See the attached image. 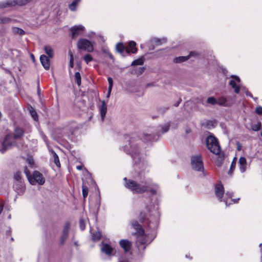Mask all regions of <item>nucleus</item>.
Masks as SVG:
<instances>
[{
  "label": "nucleus",
  "mask_w": 262,
  "mask_h": 262,
  "mask_svg": "<svg viewBox=\"0 0 262 262\" xmlns=\"http://www.w3.org/2000/svg\"><path fill=\"white\" fill-rule=\"evenodd\" d=\"M124 185L126 188L131 190L133 193H143L147 190L154 195L156 194L159 190V187L152 183L149 179L144 178L139 182L133 180H127L126 178Z\"/></svg>",
  "instance_id": "nucleus-1"
},
{
  "label": "nucleus",
  "mask_w": 262,
  "mask_h": 262,
  "mask_svg": "<svg viewBox=\"0 0 262 262\" xmlns=\"http://www.w3.org/2000/svg\"><path fill=\"white\" fill-rule=\"evenodd\" d=\"M215 194L218 199L221 201L224 202L226 206L229 205L232 203H237L239 200L238 198L237 200L232 199V192L227 191L224 194V189L223 185L218 184L215 187Z\"/></svg>",
  "instance_id": "nucleus-2"
},
{
  "label": "nucleus",
  "mask_w": 262,
  "mask_h": 262,
  "mask_svg": "<svg viewBox=\"0 0 262 262\" xmlns=\"http://www.w3.org/2000/svg\"><path fill=\"white\" fill-rule=\"evenodd\" d=\"M125 150L127 154L131 156L136 164L144 162L143 156L139 152L137 143L135 140H129V146H126Z\"/></svg>",
  "instance_id": "nucleus-3"
},
{
  "label": "nucleus",
  "mask_w": 262,
  "mask_h": 262,
  "mask_svg": "<svg viewBox=\"0 0 262 262\" xmlns=\"http://www.w3.org/2000/svg\"><path fill=\"white\" fill-rule=\"evenodd\" d=\"M25 173L29 183L32 185H34L37 184L42 185L45 183V179L43 175L38 171H34L32 174L31 175L29 171L27 169H25Z\"/></svg>",
  "instance_id": "nucleus-4"
},
{
  "label": "nucleus",
  "mask_w": 262,
  "mask_h": 262,
  "mask_svg": "<svg viewBox=\"0 0 262 262\" xmlns=\"http://www.w3.org/2000/svg\"><path fill=\"white\" fill-rule=\"evenodd\" d=\"M206 145L208 149L213 154L218 155L221 151L220 146L216 139L212 136H209L206 138Z\"/></svg>",
  "instance_id": "nucleus-5"
},
{
  "label": "nucleus",
  "mask_w": 262,
  "mask_h": 262,
  "mask_svg": "<svg viewBox=\"0 0 262 262\" xmlns=\"http://www.w3.org/2000/svg\"><path fill=\"white\" fill-rule=\"evenodd\" d=\"M132 225L134 228L137 230L138 233L137 236L138 242L140 243L141 245L146 244L150 242L151 239L148 240L147 239L146 236L144 234V231L140 225H139L137 221H133Z\"/></svg>",
  "instance_id": "nucleus-6"
},
{
  "label": "nucleus",
  "mask_w": 262,
  "mask_h": 262,
  "mask_svg": "<svg viewBox=\"0 0 262 262\" xmlns=\"http://www.w3.org/2000/svg\"><path fill=\"white\" fill-rule=\"evenodd\" d=\"M94 43L86 39L80 38L77 42V47L79 49L92 52L94 51Z\"/></svg>",
  "instance_id": "nucleus-7"
},
{
  "label": "nucleus",
  "mask_w": 262,
  "mask_h": 262,
  "mask_svg": "<svg viewBox=\"0 0 262 262\" xmlns=\"http://www.w3.org/2000/svg\"><path fill=\"white\" fill-rule=\"evenodd\" d=\"M191 165L193 170L198 171L203 170L204 167L201 156L200 155L192 156L191 157Z\"/></svg>",
  "instance_id": "nucleus-8"
},
{
  "label": "nucleus",
  "mask_w": 262,
  "mask_h": 262,
  "mask_svg": "<svg viewBox=\"0 0 262 262\" xmlns=\"http://www.w3.org/2000/svg\"><path fill=\"white\" fill-rule=\"evenodd\" d=\"M14 145L13 139L10 135H7L0 146V151L5 152Z\"/></svg>",
  "instance_id": "nucleus-9"
},
{
  "label": "nucleus",
  "mask_w": 262,
  "mask_h": 262,
  "mask_svg": "<svg viewBox=\"0 0 262 262\" xmlns=\"http://www.w3.org/2000/svg\"><path fill=\"white\" fill-rule=\"evenodd\" d=\"M29 1H30V0H7L1 5V7L6 8L16 5L23 6L26 4Z\"/></svg>",
  "instance_id": "nucleus-10"
},
{
  "label": "nucleus",
  "mask_w": 262,
  "mask_h": 262,
  "mask_svg": "<svg viewBox=\"0 0 262 262\" xmlns=\"http://www.w3.org/2000/svg\"><path fill=\"white\" fill-rule=\"evenodd\" d=\"M84 30V27L81 25H75L72 27L71 29V36L73 38H76L78 36L81 35Z\"/></svg>",
  "instance_id": "nucleus-11"
},
{
  "label": "nucleus",
  "mask_w": 262,
  "mask_h": 262,
  "mask_svg": "<svg viewBox=\"0 0 262 262\" xmlns=\"http://www.w3.org/2000/svg\"><path fill=\"white\" fill-rule=\"evenodd\" d=\"M231 77L232 78V79L230 81L229 84L234 89L235 93H238L240 91L239 86L241 82L240 79L237 76L232 75Z\"/></svg>",
  "instance_id": "nucleus-12"
},
{
  "label": "nucleus",
  "mask_w": 262,
  "mask_h": 262,
  "mask_svg": "<svg viewBox=\"0 0 262 262\" xmlns=\"http://www.w3.org/2000/svg\"><path fill=\"white\" fill-rule=\"evenodd\" d=\"M232 98L230 96L221 97L217 99V104L224 106H229L232 104Z\"/></svg>",
  "instance_id": "nucleus-13"
},
{
  "label": "nucleus",
  "mask_w": 262,
  "mask_h": 262,
  "mask_svg": "<svg viewBox=\"0 0 262 262\" xmlns=\"http://www.w3.org/2000/svg\"><path fill=\"white\" fill-rule=\"evenodd\" d=\"M238 165L239 170L241 173L245 172L249 166L247 162L246 159L244 157H241L239 158Z\"/></svg>",
  "instance_id": "nucleus-14"
},
{
  "label": "nucleus",
  "mask_w": 262,
  "mask_h": 262,
  "mask_svg": "<svg viewBox=\"0 0 262 262\" xmlns=\"http://www.w3.org/2000/svg\"><path fill=\"white\" fill-rule=\"evenodd\" d=\"M101 252L108 256H111L115 254V250L109 245L102 244L101 247Z\"/></svg>",
  "instance_id": "nucleus-15"
},
{
  "label": "nucleus",
  "mask_w": 262,
  "mask_h": 262,
  "mask_svg": "<svg viewBox=\"0 0 262 262\" xmlns=\"http://www.w3.org/2000/svg\"><path fill=\"white\" fill-rule=\"evenodd\" d=\"M136 43L134 41H130L128 42L127 46L126 47V51L128 53H135L137 49L136 48Z\"/></svg>",
  "instance_id": "nucleus-16"
},
{
  "label": "nucleus",
  "mask_w": 262,
  "mask_h": 262,
  "mask_svg": "<svg viewBox=\"0 0 262 262\" xmlns=\"http://www.w3.org/2000/svg\"><path fill=\"white\" fill-rule=\"evenodd\" d=\"M119 244L125 252H128L130 249L131 243L128 240L122 239L120 241Z\"/></svg>",
  "instance_id": "nucleus-17"
},
{
  "label": "nucleus",
  "mask_w": 262,
  "mask_h": 262,
  "mask_svg": "<svg viewBox=\"0 0 262 262\" xmlns=\"http://www.w3.org/2000/svg\"><path fill=\"white\" fill-rule=\"evenodd\" d=\"M40 60L42 65V66L46 69L48 70L50 68V61L48 58L45 55H42L40 57Z\"/></svg>",
  "instance_id": "nucleus-18"
},
{
  "label": "nucleus",
  "mask_w": 262,
  "mask_h": 262,
  "mask_svg": "<svg viewBox=\"0 0 262 262\" xmlns=\"http://www.w3.org/2000/svg\"><path fill=\"white\" fill-rule=\"evenodd\" d=\"M70 229V224L69 223H66L64 226L62 234L61 236V242L63 243L64 240L67 238L69 233V230Z\"/></svg>",
  "instance_id": "nucleus-19"
},
{
  "label": "nucleus",
  "mask_w": 262,
  "mask_h": 262,
  "mask_svg": "<svg viewBox=\"0 0 262 262\" xmlns=\"http://www.w3.org/2000/svg\"><path fill=\"white\" fill-rule=\"evenodd\" d=\"M99 109L101 113V119L102 120H103L105 117V114L107 112V106L104 101H103L102 102V104L100 106Z\"/></svg>",
  "instance_id": "nucleus-20"
},
{
  "label": "nucleus",
  "mask_w": 262,
  "mask_h": 262,
  "mask_svg": "<svg viewBox=\"0 0 262 262\" xmlns=\"http://www.w3.org/2000/svg\"><path fill=\"white\" fill-rule=\"evenodd\" d=\"M81 0H73V2L69 5L70 10L72 11H75L77 10V7Z\"/></svg>",
  "instance_id": "nucleus-21"
},
{
  "label": "nucleus",
  "mask_w": 262,
  "mask_h": 262,
  "mask_svg": "<svg viewBox=\"0 0 262 262\" xmlns=\"http://www.w3.org/2000/svg\"><path fill=\"white\" fill-rule=\"evenodd\" d=\"M24 135L23 130L19 127H16L14 129L13 138L15 139L20 138Z\"/></svg>",
  "instance_id": "nucleus-22"
},
{
  "label": "nucleus",
  "mask_w": 262,
  "mask_h": 262,
  "mask_svg": "<svg viewBox=\"0 0 262 262\" xmlns=\"http://www.w3.org/2000/svg\"><path fill=\"white\" fill-rule=\"evenodd\" d=\"M45 51L46 53L48 55L50 58H52L54 55V51L51 47L46 46L45 47Z\"/></svg>",
  "instance_id": "nucleus-23"
},
{
  "label": "nucleus",
  "mask_w": 262,
  "mask_h": 262,
  "mask_svg": "<svg viewBox=\"0 0 262 262\" xmlns=\"http://www.w3.org/2000/svg\"><path fill=\"white\" fill-rule=\"evenodd\" d=\"M189 57V56H180L178 57H176L174 59V62L176 63H180L182 62L183 61H185L187 60Z\"/></svg>",
  "instance_id": "nucleus-24"
},
{
  "label": "nucleus",
  "mask_w": 262,
  "mask_h": 262,
  "mask_svg": "<svg viewBox=\"0 0 262 262\" xmlns=\"http://www.w3.org/2000/svg\"><path fill=\"white\" fill-rule=\"evenodd\" d=\"M236 158L235 157L232 163H231V164L230 165V169L228 171V174L229 175H232V173H233V171L234 170V169H235V165H236Z\"/></svg>",
  "instance_id": "nucleus-25"
},
{
  "label": "nucleus",
  "mask_w": 262,
  "mask_h": 262,
  "mask_svg": "<svg viewBox=\"0 0 262 262\" xmlns=\"http://www.w3.org/2000/svg\"><path fill=\"white\" fill-rule=\"evenodd\" d=\"M144 63V60L142 58H140L137 59L136 60H134L131 65L132 66H138V65H142Z\"/></svg>",
  "instance_id": "nucleus-26"
},
{
  "label": "nucleus",
  "mask_w": 262,
  "mask_h": 262,
  "mask_svg": "<svg viewBox=\"0 0 262 262\" xmlns=\"http://www.w3.org/2000/svg\"><path fill=\"white\" fill-rule=\"evenodd\" d=\"M207 102L212 105H215L217 104V99L213 97H208L207 99Z\"/></svg>",
  "instance_id": "nucleus-27"
},
{
  "label": "nucleus",
  "mask_w": 262,
  "mask_h": 262,
  "mask_svg": "<svg viewBox=\"0 0 262 262\" xmlns=\"http://www.w3.org/2000/svg\"><path fill=\"white\" fill-rule=\"evenodd\" d=\"M12 30L14 34H17L19 35H23L24 34V30L17 27L13 28Z\"/></svg>",
  "instance_id": "nucleus-28"
},
{
  "label": "nucleus",
  "mask_w": 262,
  "mask_h": 262,
  "mask_svg": "<svg viewBox=\"0 0 262 262\" xmlns=\"http://www.w3.org/2000/svg\"><path fill=\"white\" fill-rule=\"evenodd\" d=\"M75 80L78 85H80L81 83V75L79 72H76L75 74Z\"/></svg>",
  "instance_id": "nucleus-29"
},
{
  "label": "nucleus",
  "mask_w": 262,
  "mask_h": 262,
  "mask_svg": "<svg viewBox=\"0 0 262 262\" xmlns=\"http://www.w3.org/2000/svg\"><path fill=\"white\" fill-rule=\"evenodd\" d=\"M116 50L121 54L123 53L124 49L123 45L122 43H118L116 46Z\"/></svg>",
  "instance_id": "nucleus-30"
},
{
  "label": "nucleus",
  "mask_w": 262,
  "mask_h": 262,
  "mask_svg": "<svg viewBox=\"0 0 262 262\" xmlns=\"http://www.w3.org/2000/svg\"><path fill=\"white\" fill-rule=\"evenodd\" d=\"M14 179L18 181V182L20 183V186L21 187V188H23V185L21 184V177L20 175V173L19 172H17L14 174Z\"/></svg>",
  "instance_id": "nucleus-31"
},
{
  "label": "nucleus",
  "mask_w": 262,
  "mask_h": 262,
  "mask_svg": "<svg viewBox=\"0 0 262 262\" xmlns=\"http://www.w3.org/2000/svg\"><path fill=\"white\" fill-rule=\"evenodd\" d=\"M83 60L87 64H88L93 60V58L90 54H86L83 56Z\"/></svg>",
  "instance_id": "nucleus-32"
},
{
  "label": "nucleus",
  "mask_w": 262,
  "mask_h": 262,
  "mask_svg": "<svg viewBox=\"0 0 262 262\" xmlns=\"http://www.w3.org/2000/svg\"><path fill=\"white\" fill-rule=\"evenodd\" d=\"M52 153L53 155L54 163L57 166L59 167L60 166V164L59 158H58L57 155L55 152L53 151Z\"/></svg>",
  "instance_id": "nucleus-33"
},
{
  "label": "nucleus",
  "mask_w": 262,
  "mask_h": 262,
  "mask_svg": "<svg viewBox=\"0 0 262 262\" xmlns=\"http://www.w3.org/2000/svg\"><path fill=\"white\" fill-rule=\"evenodd\" d=\"M101 237V233L99 231L96 232L92 235V239L94 241H98Z\"/></svg>",
  "instance_id": "nucleus-34"
},
{
  "label": "nucleus",
  "mask_w": 262,
  "mask_h": 262,
  "mask_svg": "<svg viewBox=\"0 0 262 262\" xmlns=\"http://www.w3.org/2000/svg\"><path fill=\"white\" fill-rule=\"evenodd\" d=\"M261 123L260 122H257L256 124H253L252 129L254 131H258L260 129Z\"/></svg>",
  "instance_id": "nucleus-35"
},
{
  "label": "nucleus",
  "mask_w": 262,
  "mask_h": 262,
  "mask_svg": "<svg viewBox=\"0 0 262 262\" xmlns=\"http://www.w3.org/2000/svg\"><path fill=\"white\" fill-rule=\"evenodd\" d=\"M12 54V57L14 59L17 58L20 55V53L17 50H13L11 51Z\"/></svg>",
  "instance_id": "nucleus-36"
},
{
  "label": "nucleus",
  "mask_w": 262,
  "mask_h": 262,
  "mask_svg": "<svg viewBox=\"0 0 262 262\" xmlns=\"http://www.w3.org/2000/svg\"><path fill=\"white\" fill-rule=\"evenodd\" d=\"M82 195L84 198H85L88 194L89 189L88 188L84 185H82Z\"/></svg>",
  "instance_id": "nucleus-37"
},
{
  "label": "nucleus",
  "mask_w": 262,
  "mask_h": 262,
  "mask_svg": "<svg viewBox=\"0 0 262 262\" xmlns=\"http://www.w3.org/2000/svg\"><path fill=\"white\" fill-rule=\"evenodd\" d=\"M69 54L70 56L69 66L70 68H73L74 66V57L72 52H69Z\"/></svg>",
  "instance_id": "nucleus-38"
},
{
  "label": "nucleus",
  "mask_w": 262,
  "mask_h": 262,
  "mask_svg": "<svg viewBox=\"0 0 262 262\" xmlns=\"http://www.w3.org/2000/svg\"><path fill=\"white\" fill-rule=\"evenodd\" d=\"M30 113H31L32 117L33 118V119L35 120H37L38 119V117H37V113L35 112V111L34 110V109L32 107L31 109L30 110Z\"/></svg>",
  "instance_id": "nucleus-39"
},
{
  "label": "nucleus",
  "mask_w": 262,
  "mask_h": 262,
  "mask_svg": "<svg viewBox=\"0 0 262 262\" xmlns=\"http://www.w3.org/2000/svg\"><path fill=\"white\" fill-rule=\"evenodd\" d=\"M169 123H167L165 124H164L162 126V132L163 133H165L166 132H167L169 129Z\"/></svg>",
  "instance_id": "nucleus-40"
},
{
  "label": "nucleus",
  "mask_w": 262,
  "mask_h": 262,
  "mask_svg": "<svg viewBox=\"0 0 262 262\" xmlns=\"http://www.w3.org/2000/svg\"><path fill=\"white\" fill-rule=\"evenodd\" d=\"M26 160L30 166H33L34 165V161L32 157H28Z\"/></svg>",
  "instance_id": "nucleus-41"
},
{
  "label": "nucleus",
  "mask_w": 262,
  "mask_h": 262,
  "mask_svg": "<svg viewBox=\"0 0 262 262\" xmlns=\"http://www.w3.org/2000/svg\"><path fill=\"white\" fill-rule=\"evenodd\" d=\"M107 80H108V84H109L108 89L110 91V90H112V88H113V80L111 77H108L107 78Z\"/></svg>",
  "instance_id": "nucleus-42"
},
{
  "label": "nucleus",
  "mask_w": 262,
  "mask_h": 262,
  "mask_svg": "<svg viewBox=\"0 0 262 262\" xmlns=\"http://www.w3.org/2000/svg\"><path fill=\"white\" fill-rule=\"evenodd\" d=\"M12 21L11 18L8 17H5L1 18V21L3 23H8Z\"/></svg>",
  "instance_id": "nucleus-43"
},
{
  "label": "nucleus",
  "mask_w": 262,
  "mask_h": 262,
  "mask_svg": "<svg viewBox=\"0 0 262 262\" xmlns=\"http://www.w3.org/2000/svg\"><path fill=\"white\" fill-rule=\"evenodd\" d=\"M157 208H156V209H155V210H154V211H152V212H153V214H152L156 216V221H157V220H158V218H159V213H158V212L157 211ZM147 211L148 212H149H149H152V211H150V210H149L148 209H147Z\"/></svg>",
  "instance_id": "nucleus-44"
},
{
  "label": "nucleus",
  "mask_w": 262,
  "mask_h": 262,
  "mask_svg": "<svg viewBox=\"0 0 262 262\" xmlns=\"http://www.w3.org/2000/svg\"><path fill=\"white\" fill-rule=\"evenodd\" d=\"M255 112L258 115H262V107L258 106L255 109Z\"/></svg>",
  "instance_id": "nucleus-45"
},
{
  "label": "nucleus",
  "mask_w": 262,
  "mask_h": 262,
  "mask_svg": "<svg viewBox=\"0 0 262 262\" xmlns=\"http://www.w3.org/2000/svg\"><path fill=\"white\" fill-rule=\"evenodd\" d=\"M80 228L82 230L85 229V222L83 220L80 221Z\"/></svg>",
  "instance_id": "nucleus-46"
},
{
  "label": "nucleus",
  "mask_w": 262,
  "mask_h": 262,
  "mask_svg": "<svg viewBox=\"0 0 262 262\" xmlns=\"http://www.w3.org/2000/svg\"><path fill=\"white\" fill-rule=\"evenodd\" d=\"M243 90L244 91L247 96L252 97V95L251 94V93L245 88H243Z\"/></svg>",
  "instance_id": "nucleus-47"
},
{
  "label": "nucleus",
  "mask_w": 262,
  "mask_h": 262,
  "mask_svg": "<svg viewBox=\"0 0 262 262\" xmlns=\"http://www.w3.org/2000/svg\"><path fill=\"white\" fill-rule=\"evenodd\" d=\"M237 149L238 150H240L242 149V145L239 142L237 143Z\"/></svg>",
  "instance_id": "nucleus-48"
},
{
  "label": "nucleus",
  "mask_w": 262,
  "mask_h": 262,
  "mask_svg": "<svg viewBox=\"0 0 262 262\" xmlns=\"http://www.w3.org/2000/svg\"><path fill=\"white\" fill-rule=\"evenodd\" d=\"M111 92H112V90H109V89H108V93H107V98H109L110 96V95H111Z\"/></svg>",
  "instance_id": "nucleus-49"
},
{
  "label": "nucleus",
  "mask_w": 262,
  "mask_h": 262,
  "mask_svg": "<svg viewBox=\"0 0 262 262\" xmlns=\"http://www.w3.org/2000/svg\"><path fill=\"white\" fill-rule=\"evenodd\" d=\"M3 209V204L0 203V214L1 213Z\"/></svg>",
  "instance_id": "nucleus-50"
},
{
  "label": "nucleus",
  "mask_w": 262,
  "mask_h": 262,
  "mask_svg": "<svg viewBox=\"0 0 262 262\" xmlns=\"http://www.w3.org/2000/svg\"><path fill=\"white\" fill-rule=\"evenodd\" d=\"M154 41L156 42L157 44H160V43H159L160 39L158 38L154 39Z\"/></svg>",
  "instance_id": "nucleus-51"
},
{
  "label": "nucleus",
  "mask_w": 262,
  "mask_h": 262,
  "mask_svg": "<svg viewBox=\"0 0 262 262\" xmlns=\"http://www.w3.org/2000/svg\"><path fill=\"white\" fill-rule=\"evenodd\" d=\"M76 168L78 169V170H81L82 168V166L81 165H79V166H76Z\"/></svg>",
  "instance_id": "nucleus-52"
},
{
  "label": "nucleus",
  "mask_w": 262,
  "mask_h": 262,
  "mask_svg": "<svg viewBox=\"0 0 262 262\" xmlns=\"http://www.w3.org/2000/svg\"><path fill=\"white\" fill-rule=\"evenodd\" d=\"M119 262H127V261L126 260H122V261H119Z\"/></svg>",
  "instance_id": "nucleus-53"
},
{
  "label": "nucleus",
  "mask_w": 262,
  "mask_h": 262,
  "mask_svg": "<svg viewBox=\"0 0 262 262\" xmlns=\"http://www.w3.org/2000/svg\"><path fill=\"white\" fill-rule=\"evenodd\" d=\"M109 56H110V57L111 58H112V59L113 58V56H112L111 54H110V55H109Z\"/></svg>",
  "instance_id": "nucleus-54"
},
{
  "label": "nucleus",
  "mask_w": 262,
  "mask_h": 262,
  "mask_svg": "<svg viewBox=\"0 0 262 262\" xmlns=\"http://www.w3.org/2000/svg\"><path fill=\"white\" fill-rule=\"evenodd\" d=\"M33 55H32V58H33Z\"/></svg>",
  "instance_id": "nucleus-55"
},
{
  "label": "nucleus",
  "mask_w": 262,
  "mask_h": 262,
  "mask_svg": "<svg viewBox=\"0 0 262 262\" xmlns=\"http://www.w3.org/2000/svg\"><path fill=\"white\" fill-rule=\"evenodd\" d=\"M33 55H32V58H33Z\"/></svg>",
  "instance_id": "nucleus-56"
},
{
  "label": "nucleus",
  "mask_w": 262,
  "mask_h": 262,
  "mask_svg": "<svg viewBox=\"0 0 262 262\" xmlns=\"http://www.w3.org/2000/svg\"><path fill=\"white\" fill-rule=\"evenodd\" d=\"M261 136L262 137V130H261Z\"/></svg>",
  "instance_id": "nucleus-57"
}]
</instances>
